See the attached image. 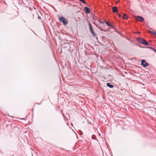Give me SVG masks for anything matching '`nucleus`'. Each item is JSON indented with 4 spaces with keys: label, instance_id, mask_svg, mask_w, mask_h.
Wrapping results in <instances>:
<instances>
[{
    "label": "nucleus",
    "instance_id": "obj_6",
    "mask_svg": "<svg viewBox=\"0 0 156 156\" xmlns=\"http://www.w3.org/2000/svg\"><path fill=\"white\" fill-rule=\"evenodd\" d=\"M84 9L85 10V12L86 13H88L90 12V10L87 7H85Z\"/></svg>",
    "mask_w": 156,
    "mask_h": 156
},
{
    "label": "nucleus",
    "instance_id": "obj_2",
    "mask_svg": "<svg viewBox=\"0 0 156 156\" xmlns=\"http://www.w3.org/2000/svg\"><path fill=\"white\" fill-rule=\"evenodd\" d=\"M138 41L140 43L144 45H147L149 44V43L144 39L140 38L139 39Z\"/></svg>",
    "mask_w": 156,
    "mask_h": 156
},
{
    "label": "nucleus",
    "instance_id": "obj_5",
    "mask_svg": "<svg viewBox=\"0 0 156 156\" xmlns=\"http://www.w3.org/2000/svg\"><path fill=\"white\" fill-rule=\"evenodd\" d=\"M112 11L114 13H117L118 11V9L116 6H114L112 8Z\"/></svg>",
    "mask_w": 156,
    "mask_h": 156
},
{
    "label": "nucleus",
    "instance_id": "obj_3",
    "mask_svg": "<svg viewBox=\"0 0 156 156\" xmlns=\"http://www.w3.org/2000/svg\"><path fill=\"white\" fill-rule=\"evenodd\" d=\"M135 19L136 20L143 22L144 21V18L141 16H137L135 17Z\"/></svg>",
    "mask_w": 156,
    "mask_h": 156
},
{
    "label": "nucleus",
    "instance_id": "obj_12",
    "mask_svg": "<svg viewBox=\"0 0 156 156\" xmlns=\"http://www.w3.org/2000/svg\"><path fill=\"white\" fill-rule=\"evenodd\" d=\"M106 24L108 26L112 27V26L107 21H105Z\"/></svg>",
    "mask_w": 156,
    "mask_h": 156
},
{
    "label": "nucleus",
    "instance_id": "obj_10",
    "mask_svg": "<svg viewBox=\"0 0 156 156\" xmlns=\"http://www.w3.org/2000/svg\"><path fill=\"white\" fill-rule=\"evenodd\" d=\"M90 31L94 36V37L96 36V35L93 29L90 30Z\"/></svg>",
    "mask_w": 156,
    "mask_h": 156
},
{
    "label": "nucleus",
    "instance_id": "obj_11",
    "mask_svg": "<svg viewBox=\"0 0 156 156\" xmlns=\"http://www.w3.org/2000/svg\"><path fill=\"white\" fill-rule=\"evenodd\" d=\"M89 26L90 30H91L93 29L92 28V27L91 26V25L90 23H89Z\"/></svg>",
    "mask_w": 156,
    "mask_h": 156
},
{
    "label": "nucleus",
    "instance_id": "obj_13",
    "mask_svg": "<svg viewBox=\"0 0 156 156\" xmlns=\"http://www.w3.org/2000/svg\"><path fill=\"white\" fill-rule=\"evenodd\" d=\"M100 23H102V24H104V23L103 22H102V21H100Z\"/></svg>",
    "mask_w": 156,
    "mask_h": 156
},
{
    "label": "nucleus",
    "instance_id": "obj_1",
    "mask_svg": "<svg viewBox=\"0 0 156 156\" xmlns=\"http://www.w3.org/2000/svg\"><path fill=\"white\" fill-rule=\"evenodd\" d=\"M60 21L62 22L64 25H66L68 23V21L64 17L62 16L59 18Z\"/></svg>",
    "mask_w": 156,
    "mask_h": 156
},
{
    "label": "nucleus",
    "instance_id": "obj_7",
    "mask_svg": "<svg viewBox=\"0 0 156 156\" xmlns=\"http://www.w3.org/2000/svg\"><path fill=\"white\" fill-rule=\"evenodd\" d=\"M148 32L149 33L151 34L156 37V33L155 32L151 30H148Z\"/></svg>",
    "mask_w": 156,
    "mask_h": 156
},
{
    "label": "nucleus",
    "instance_id": "obj_8",
    "mask_svg": "<svg viewBox=\"0 0 156 156\" xmlns=\"http://www.w3.org/2000/svg\"><path fill=\"white\" fill-rule=\"evenodd\" d=\"M123 16L122 17V18L123 19L127 20L128 19V17L127 15L125 14H123Z\"/></svg>",
    "mask_w": 156,
    "mask_h": 156
},
{
    "label": "nucleus",
    "instance_id": "obj_9",
    "mask_svg": "<svg viewBox=\"0 0 156 156\" xmlns=\"http://www.w3.org/2000/svg\"><path fill=\"white\" fill-rule=\"evenodd\" d=\"M107 85L108 87L110 88H112L113 87V85L109 83H107Z\"/></svg>",
    "mask_w": 156,
    "mask_h": 156
},
{
    "label": "nucleus",
    "instance_id": "obj_16",
    "mask_svg": "<svg viewBox=\"0 0 156 156\" xmlns=\"http://www.w3.org/2000/svg\"><path fill=\"white\" fill-rule=\"evenodd\" d=\"M118 1L117 2H116V3H117V2H118Z\"/></svg>",
    "mask_w": 156,
    "mask_h": 156
},
{
    "label": "nucleus",
    "instance_id": "obj_15",
    "mask_svg": "<svg viewBox=\"0 0 156 156\" xmlns=\"http://www.w3.org/2000/svg\"><path fill=\"white\" fill-rule=\"evenodd\" d=\"M119 17H121V15L119 14Z\"/></svg>",
    "mask_w": 156,
    "mask_h": 156
},
{
    "label": "nucleus",
    "instance_id": "obj_4",
    "mask_svg": "<svg viewBox=\"0 0 156 156\" xmlns=\"http://www.w3.org/2000/svg\"><path fill=\"white\" fill-rule=\"evenodd\" d=\"M141 65L144 67H146L148 65V64L147 62H146L145 60L143 59L141 61Z\"/></svg>",
    "mask_w": 156,
    "mask_h": 156
},
{
    "label": "nucleus",
    "instance_id": "obj_14",
    "mask_svg": "<svg viewBox=\"0 0 156 156\" xmlns=\"http://www.w3.org/2000/svg\"><path fill=\"white\" fill-rule=\"evenodd\" d=\"M151 48L154 51H155V49H154V48Z\"/></svg>",
    "mask_w": 156,
    "mask_h": 156
}]
</instances>
